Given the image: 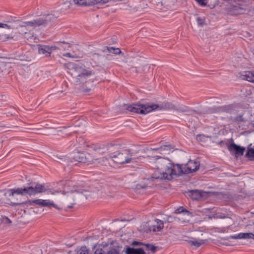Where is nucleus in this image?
<instances>
[{
    "label": "nucleus",
    "instance_id": "nucleus-1",
    "mask_svg": "<svg viewBox=\"0 0 254 254\" xmlns=\"http://www.w3.org/2000/svg\"><path fill=\"white\" fill-rule=\"evenodd\" d=\"M68 72L72 76V82L83 92L87 93L94 87L93 80L90 77L94 72L85 68V66L74 63L70 62L66 64Z\"/></svg>",
    "mask_w": 254,
    "mask_h": 254
},
{
    "label": "nucleus",
    "instance_id": "nucleus-2",
    "mask_svg": "<svg viewBox=\"0 0 254 254\" xmlns=\"http://www.w3.org/2000/svg\"><path fill=\"white\" fill-rule=\"evenodd\" d=\"M156 160L155 162V167L159 173L152 178L155 179L171 180L174 176H177L179 173L180 167L177 164H174L171 161L167 158H163L158 156L155 157Z\"/></svg>",
    "mask_w": 254,
    "mask_h": 254
},
{
    "label": "nucleus",
    "instance_id": "nucleus-3",
    "mask_svg": "<svg viewBox=\"0 0 254 254\" xmlns=\"http://www.w3.org/2000/svg\"><path fill=\"white\" fill-rule=\"evenodd\" d=\"M62 193L64 194L67 193L66 201L68 203L67 205L68 208H72L79 199L84 198L86 199L95 198L98 196L96 192H90L77 186H74L73 189L70 191L63 190Z\"/></svg>",
    "mask_w": 254,
    "mask_h": 254
},
{
    "label": "nucleus",
    "instance_id": "nucleus-4",
    "mask_svg": "<svg viewBox=\"0 0 254 254\" xmlns=\"http://www.w3.org/2000/svg\"><path fill=\"white\" fill-rule=\"evenodd\" d=\"M29 186L24 187V188H17L10 189L9 191L11 194L9 196H13L14 194H20L21 195H32L46 190L44 185L39 184V183H31L29 184Z\"/></svg>",
    "mask_w": 254,
    "mask_h": 254
},
{
    "label": "nucleus",
    "instance_id": "nucleus-5",
    "mask_svg": "<svg viewBox=\"0 0 254 254\" xmlns=\"http://www.w3.org/2000/svg\"><path fill=\"white\" fill-rule=\"evenodd\" d=\"M109 156L115 163L119 164L127 163L135 158L132 157L130 150L127 149H122L115 152H111Z\"/></svg>",
    "mask_w": 254,
    "mask_h": 254
},
{
    "label": "nucleus",
    "instance_id": "nucleus-6",
    "mask_svg": "<svg viewBox=\"0 0 254 254\" xmlns=\"http://www.w3.org/2000/svg\"><path fill=\"white\" fill-rule=\"evenodd\" d=\"M157 107L153 103L143 104H132L128 106L127 110L130 112L140 114H146L150 112L154 111Z\"/></svg>",
    "mask_w": 254,
    "mask_h": 254
},
{
    "label": "nucleus",
    "instance_id": "nucleus-7",
    "mask_svg": "<svg viewBox=\"0 0 254 254\" xmlns=\"http://www.w3.org/2000/svg\"><path fill=\"white\" fill-rule=\"evenodd\" d=\"M199 163L197 161L190 160L187 163L183 165L177 164V166L180 167L179 173H177V176H181L182 174H189L196 171L199 167Z\"/></svg>",
    "mask_w": 254,
    "mask_h": 254
},
{
    "label": "nucleus",
    "instance_id": "nucleus-8",
    "mask_svg": "<svg viewBox=\"0 0 254 254\" xmlns=\"http://www.w3.org/2000/svg\"><path fill=\"white\" fill-rule=\"evenodd\" d=\"M33 203H35V204L40 205L43 207H50L52 206L58 209V206L55 204L53 201L48 199L43 200L41 199H38L33 200H29L22 202H11V205L12 206H18L24 204H27V205H31Z\"/></svg>",
    "mask_w": 254,
    "mask_h": 254
},
{
    "label": "nucleus",
    "instance_id": "nucleus-9",
    "mask_svg": "<svg viewBox=\"0 0 254 254\" xmlns=\"http://www.w3.org/2000/svg\"><path fill=\"white\" fill-rule=\"evenodd\" d=\"M73 159L75 161L90 164L96 160L91 154L86 152H75L73 153Z\"/></svg>",
    "mask_w": 254,
    "mask_h": 254
},
{
    "label": "nucleus",
    "instance_id": "nucleus-10",
    "mask_svg": "<svg viewBox=\"0 0 254 254\" xmlns=\"http://www.w3.org/2000/svg\"><path fill=\"white\" fill-rule=\"evenodd\" d=\"M234 107L232 105H225L221 106H214L208 109V113H231L233 111Z\"/></svg>",
    "mask_w": 254,
    "mask_h": 254
},
{
    "label": "nucleus",
    "instance_id": "nucleus-11",
    "mask_svg": "<svg viewBox=\"0 0 254 254\" xmlns=\"http://www.w3.org/2000/svg\"><path fill=\"white\" fill-rule=\"evenodd\" d=\"M228 149L231 153L234 154L236 156L243 155L245 151V147L238 145L234 143L229 144Z\"/></svg>",
    "mask_w": 254,
    "mask_h": 254
},
{
    "label": "nucleus",
    "instance_id": "nucleus-12",
    "mask_svg": "<svg viewBox=\"0 0 254 254\" xmlns=\"http://www.w3.org/2000/svg\"><path fill=\"white\" fill-rule=\"evenodd\" d=\"M38 46L39 54L45 55L47 57L50 56L52 52L58 49L56 46L38 45Z\"/></svg>",
    "mask_w": 254,
    "mask_h": 254
},
{
    "label": "nucleus",
    "instance_id": "nucleus-13",
    "mask_svg": "<svg viewBox=\"0 0 254 254\" xmlns=\"http://www.w3.org/2000/svg\"><path fill=\"white\" fill-rule=\"evenodd\" d=\"M246 11V8L242 7L240 4L238 5H233L230 8L229 12L234 15H237L239 14H243Z\"/></svg>",
    "mask_w": 254,
    "mask_h": 254
},
{
    "label": "nucleus",
    "instance_id": "nucleus-14",
    "mask_svg": "<svg viewBox=\"0 0 254 254\" xmlns=\"http://www.w3.org/2000/svg\"><path fill=\"white\" fill-rule=\"evenodd\" d=\"M155 105L157 106V107H156V108L154 109V111L163 110L174 111L176 109V106L175 105L169 102H164L161 105H158L157 104H155Z\"/></svg>",
    "mask_w": 254,
    "mask_h": 254
},
{
    "label": "nucleus",
    "instance_id": "nucleus-15",
    "mask_svg": "<svg viewBox=\"0 0 254 254\" xmlns=\"http://www.w3.org/2000/svg\"><path fill=\"white\" fill-rule=\"evenodd\" d=\"M116 147V145L107 144L103 147L96 148L94 149V150L101 154L105 153L106 152L110 153L111 152L113 151Z\"/></svg>",
    "mask_w": 254,
    "mask_h": 254
},
{
    "label": "nucleus",
    "instance_id": "nucleus-16",
    "mask_svg": "<svg viewBox=\"0 0 254 254\" xmlns=\"http://www.w3.org/2000/svg\"><path fill=\"white\" fill-rule=\"evenodd\" d=\"M241 75L243 79L254 83V72L246 71Z\"/></svg>",
    "mask_w": 254,
    "mask_h": 254
},
{
    "label": "nucleus",
    "instance_id": "nucleus-17",
    "mask_svg": "<svg viewBox=\"0 0 254 254\" xmlns=\"http://www.w3.org/2000/svg\"><path fill=\"white\" fill-rule=\"evenodd\" d=\"M42 22L43 20L42 18L40 17L38 19H34L30 21L24 22V25H23L22 26H25L26 25H29L31 26H39L42 25Z\"/></svg>",
    "mask_w": 254,
    "mask_h": 254
},
{
    "label": "nucleus",
    "instance_id": "nucleus-18",
    "mask_svg": "<svg viewBox=\"0 0 254 254\" xmlns=\"http://www.w3.org/2000/svg\"><path fill=\"white\" fill-rule=\"evenodd\" d=\"M155 224L152 226V230L154 232H158L161 231L164 227V222L159 219H156L155 220Z\"/></svg>",
    "mask_w": 254,
    "mask_h": 254
},
{
    "label": "nucleus",
    "instance_id": "nucleus-19",
    "mask_svg": "<svg viewBox=\"0 0 254 254\" xmlns=\"http://www.w3.org/2000/svg\"><path fill=\"white\" fill-rule=\"evenodd\" d=\"M94 254H120V253L116 249L112 248L105 254L103 249L98 248L96 250Z\"/></svg>",
    "mask_w": 254,
    "mask_h": 254
},
{
    "label": "nucleus",
    "instance_id": "nucleus-20",
    "mask_svg": "<svg viewBox=\"0 0 254 254\" xmlns=\"http://www.w3.org/2000/svg\"><path fill=\"white\" fill-rule=\"evenodd\" d=\"M126 253L127 254H146L142 249H134L130 247L127 248Z\"/></svg>",
    "mask_w": 254,
    "mask_h": 254
},
{
    "label": "nucleus",
    "instance_id": "nucleus-21",
    "mask_svg": "<svg viewBox=\"0 0 254 254\" xmlns=\"http://www.w3.org/2000/svg\"><path fill=\"white\" fill-rule=\"evenodd\" d=\"M42 18L43 22H42V25H47L49 22L53 21L55 20L57 18V17L54 16L53 14H48L45 17H40Z\"/></svg>",
    "mask_w": 254,
    "mask_h": 254
},
{
    "label": "nucleus",
    "instance_id": "nucleus-22",
    "mask_svg": "<svg viewBox=\"0 0 254 254\" xmlns=\"http://www.w3.org/2000/svg\"><path fill=\"white\" fill-rule=\"evenodd\" d=\"M174 146L171 144H165L160 147L161 154H169L174 149Z\"/></svg>",
    "mask_w": 254,
    "mask_h": 254
},
{
    "label": "nucleus",
    "instance_id": "nucleus-23",
    "mask_svg": "<svg viewBox=\"0 0 254 254\" xmlns=\"http://www.w3.org/2000/svg\"><path fill=\"white\" fill-rule=\"evenodd\" d=\"M189 195L192 199L197 200L202 197L201 192L198 190H191L189 191Z\"/></svg>",
    "mask_w": 254,
    "mask_h": 254
},
{
    "label": "nucleus",
    "instance_id": "nucleus-24",
    "mask_svg": "<svg viewBox=\"0 0 254 254\" xmlns=\"http://www.w3.org/2000/svg\"><path fill=\"white\" fill-rule=\"evenodd\" d=\"M104 52H108L109 53H113L115 55L120 54L121 51L119 48H115L114 47H105L103 50Z\"/></svg>",
    "mask_w": 254,
    "mask_h": 254
},
{
    "label": "nucleus",
    "instance_id": "nucleus-25",
    "mask_svg": "<svg viewBox=\"0 0 254 254\" xmlns=\"http://www.w3.org/2000/svg\"><path fill=\"white\" fill-rule=\"evenodd\" d=\"M241 239H254V234L252 233H241Z\"/></svg>",
    "mask_w": 254,
    "mask_h": 254
},
{
    "label": "nucleus",
    "instance_id": "nucleus-26",
    "mask_svg": "<svg viewBox=\"0 0 254 254\" xmlns=\"http://www.w3.org/2000/svg\"><path fill=\"white\" fill-rule=\"evenodd\" d=\"M174 111H177L179 112L189 113L190 111L189 108L187 106H183L179 107H176V109Z\"/></svg>",
    "mask_w": 254,
    "mask_h": 254
},
{
    "label": "nucleus",
    "instance_id": "nucleus-27",
    "mask_svg": "<svg viewBox=\"0 0 254 254\" xmlns=\"http://www.w3.org/2000/svg\"><path fill=\"white\" fill-rule=\"evenodd\" d=\"M190 243L191 245L194 246L197 248L200 247L201 245L203 244L204 243L203 240H194V241H190Z\"/></svg>",
    "mask_w": 254,
    "mask_h": 254
},
{
    "label": "nucleus",
    "instance_id": "nucleus-28",
    "mask_svg": "<svg viewBox=\"0 0 254 254\" xmlns=\"http://www.w3.org/2000/svg\"><path fill=\"white\" fill-rule=\"evenodd\" d=\"M53 159L60 163H62L64 161H65V158L64 156H59L57 155H53Z\"/></svg>",
    "mask_w": 254,
    "mask_h": 254
},
{
    "label": "nucleus",
    "instance_id": "nucleus-29",
    "mask_svg": "<svg viewBox=\"0 0 254 254\" xmlns=\"http://www.w3.org/2000/svg\"><path fill=\"white\" fill-rule=\"evenodd\" d=\"M13 36L11 35L8 34H0V40L2 41H5L9 39H12Z\"/></svg>",
    "mask_w": 254,
    "mask_h": 254
},
{
    "label": "nucleus",
    "instance_id": "nucleus-30",
    "mask_svg": "<svg viewBox=\"0 0 254 254\" xmlns=\"http://www.w3.org/2000/svg\"><path fill=\"white\" fill-rule=\"evenodd\" d=\"M246 156L250 158L251 160H254V149H249L246 154Z\"/></svg>",
    "mask_w": 254,
    "mask_h": 254
},
{
    "label": "nucleus",
    "instance_id": "nucleus-31",
    "mask_svg": "<svg viewBox=\"0 0 254 254\" xmlns=\"http://www.w3.org/2000/svg\"><path fill=\"white\" fill-rule=\"evenodd\" d=\"M22 34L23 35V38L27 40L32 39L33 37V33H31L30 31L28 32H25L23 34L22 33Z\"/></svg>",
    "mask_w": 254,
    "mask_h": 254
},
{
    "label": "nucleus",
    "instance_id": "nucleus-32",
    "mask_svg": "<svg viewBox=\"0 0 254 254\" xmlns=\"http://www.w3.org/2000/svg\"><path fill=\"white\" fill-rule=\"evenodd\" d=\"M235 122L237 124H240L245 121L244 118H243L242 115H239L236 117L234 119Z\"/></svg>",
    "mask_w": 254,
    "mask_h": 254
},
{
    "label": "nucleus",
    "instance_id": "nucleus-33",
    "mask_svg": "<svg viewBox=\"0 0 254 254\" xmlns=\"http://www.w3.org/2000/svg\"><path fill=\"white\" fill-rule=\"evenodd\" d=\"M77 254H88V250L86 247H82Z\"/></svg>",
    "mask_w": 254,
    "mask_h": 254
},
{
    "label": "nucleus",
    "instance_id": "nucleus-34",
    "mask_svg": "<svg viewBox=\"0 0 254 254\" xmlns=\"http://www.w3.org/2000/svg\"><path fill=\"white\" fill-rule=\"evenodd\" d=\"M196 21L197 23V24L200 26H202L203 25L205 24V18H202L201 17H197L196 18Z\"/></svg>",
    "mask_w": 254,
    "mask_h": 254
},
{
    "label": "nucleus",
    "instance_id": "nucleus-35",
    "mask_svg": "<svg viewBox=\"0 0 254 254\" xmlns=\"http://www.w3.org/2000/svg\"><path fill=\"white\" fill-rule=\"evenodd\" d=\"M145 246L147 250H150L153 253L155 252L156 250V247L153 245L147 244H145Z\"/></svg>",
    "mask_w": 254,
    "mask_h": 254
},
{
    "label": "nucleus",
    "instance_id": "nucleus-36",
    "mask_svg": "<svg viewBox=\"0 0 254 254\" xmlns=\"http://www.w3.org/2000/svg\"><path fill=\"white\" fill-rule=\"evenodd\" d=\"M0 28H5L7 29H13L14 26L12 25H8L6 23H0Z\"/></svg>",
    "mask_w": 254,
    "mask_h": 254
},
{
    "label": "nucleus",
    "instance_id": "nucleus-37",
    "mask_svg": "<svg viewBox=\"0 0 254 254\" xmlns=\"http://www.w3.org/2000/svg\"><path fill=\"white\" fill-rule=\"evenodd\" d=\"M199 5L202 6H205L207 5V0H195Z\"/></svg>",
    "mask_w": 254,
    "mask_h": 254
},
{
    "label": "nucleus",
    "instance_id": "nucleus-38",
    "mask_svg": "<svg viewBox=\"0 0 254 254\" xmlns=\"http://www.w3.org/2000/svg\"><path fill=\"white\" fill-rule=\"evenodd\" d=\"M176 213H181L182 212H186L187 213H189V211L184 208L183 207L181 206L178 208L176 210Z\"/></svg>",
    "mask_w": 254,
    "mask_h": 254
},
{
    "label": "nucleus",
    "instance_id": "nucleus-39",
    "mask_svg": "<svg viewBox=\"0 0 254 254\" xmlns=\"http://www.w3.org/2000/svg\"><path fill=\"white\" fill-rule=\"evenodd\" d=\"M229 238L233 239H241V233L238 234L230 236Z\"/></svg>",
    "mask_w": 254,
    "mask_h": 254
},
{
    "label": "nucleus",
    "instance_id": "nucleus-40",
    "mask_svg": "<svg viewBox=\"0 0 254 254\" xmlns=\"http://www.w3.org/2000/svg\"><path fill=\"white\" fill-rule=\"evenodd\" d=\"M151 150H152L153 151H158L160 153L161 152V149H160V147L156 148H151Z\"/></svg>",
    "mask_w": 254,
    "mask_h": 254
},
{
    "label": "nucleus",
    "instance_id": "nucleus-41",
    "mask_svg": "<svg viewBox=\"0 0 254 254\" xmlns=\"http://www.w3.org/2000/svg\"><path fill=\"white\" fill-rule=\"evenodd\" d=\"M64 56L66 57H72L71 54L69 53H67L64 54Z\"/></svg>",
    "mask_w": 254,
    "mask_h": 254
},
{
    "label": "nucleus",
    "instance_id": "nucleus-42",
    "mask_svg": "<svg viewBox=\"0 0 254 254\" xmlns=\"http://www.w3.org/2000/svg\"><path fill=\"white\" fill-rule=\"evenodd\" d=\"M133 245H142V243H139V242H134L133 243Z\"/></svg>",
    "mask_w": 254,
    "mask_h": 254
},
{
    "label": "nucleus",
    "instance_id": "nucleus-43",
    "mask_svg": "<svg viewBox=\"0 0 254 254\" xmlns=\"http://www.w3.org/2000/svg\"><path fill=\"white\" fill-rule=\"evenodd\" d=\"M78 139V140L80 141V140H83V138H81V137H79Z\"/></svg>",
    "mask_w": 254,
    "mask_h": 254
},
{
    "label": "nucleus",
    "instance_id": "nucleus-44",
    "mask_svg": "<svg viewBox=\"0 0 254 254\" xmlns=\"http://www.w3.org/2000/svg\"><path fill=\"white\" fill-rule=\"evenodd\" d=\"M2 223V219L0 218V224Z\"/></svg>",
    "mask_w": 254,
    "mask_h": 254
},
{
    "label": "nucleus",
    "instance_id": "nucleus-45",
    "mask_svg": "<svg viewBox=\"0 0 254 254\" xmlns=\"http://www.w3.org/2000/svg\"><path fill=\"white\" fill-rule=\"evenodd\" d=\"M4 127L5 126H3V125H0V127Z\"/></svg>",
    "mask_w": 254,
    "mask_h": 254
},
{
    "label": "nucleus",
    "instance_id": "nucleus-46",
    "mask_svg": "<svg viewBox=\"0 0 254 254\" xmlns=\"http://www.w3.org/2000/svg\"><path fill=\"white\" fill-rule=\"evenodd\" d=\"M61 42V43H64V44H65V42Z\"/></svg>",
    "mask_w": 254,
    "mask_h": 254
},
{
    "label": "nucleus",
    "instance_id": "nucleus-47",
    "mask_svg": "<svg viewBox=\"0 0 254 254\" xmlns=\"http://www.w3.org/2000/svg\"><path fill=\"white\" fill-rule=\"evenodd\" d=\"M63 128H66V127H63Z\"/></svg>",
    "mask_w": 254,
    "mask_h": 254
},
{
    "label": "nucleus",
    "instance_id": "nucleus-48",
    "mask_svg": "<svg viewBox=\"0 0 254 254\" xmlns=\"http://www.w3.org/2000/svg\"><path fill=\"white\" fill-rule=\"evenodd\" d=\"M43 134H45V135H48V134H46V133H43Z\"/></svg>",
    "mask_w": 254,
    "mask_h": 254
}]
</instances>
